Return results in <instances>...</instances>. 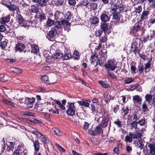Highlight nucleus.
I'll list each match as a JSON object with an SVG mask.
<instances>
[{
	"label": "nucleus",
	"instance_id": "obj_57",
	"mask_svg": "<svg viewBox=\"0 0 155 155\" xmlns=\"http://www.w3.org/2000/svg\"><path fill=\"white\" fill-rule=\"evenodd\" d=\"M103 31L101 29H99L95 32V35L96 37L100 36L103 33Z\"/></svg>",
	"mask_w": 155,
	"mask_h": 155
},
{
	"label": "nucleus",
	"instance_id": "obj_32",
	"mask_svg": "<svg viewBox=\"0 0 155 155\" xmlns=\"http://www.w3.org/2000/svg\"><path fill=\"white\" fill-rule=\"evenodd\" d=\"M39 15L38 17V19L39 21L41 22L42 21L46 19V14L44 13L43 12L39 13Z\"/></svg>",
	"mask_w": 155,
	"mask_h": 155
},
{
	"label": "nucleus",
	"instance_id": "obj_56",
	"mask_svg": "<svg viewBox=\"0 0 155 155\" xmlns=\"http://www.w3.org/2000/svg\"><path fill=\"white\" fill-rule=\"evenodd\" d=\"M55 103L57 104L62 110H65L66 109L65 107L59 101H56Z\"/></svg>",
	"mask_w": 155,
	"mask_h": 155
},
{
	"label": "nucleus",
	"instance_id": "obj_27",
	"mask_svg": "<svg viewBox=\"0 0 155 155\" xmlns=\"http://www.w3.org/2000/svg\"><path fill=\"white\" fill-rule=\"evenodd\" d=\"M121 110L123 111H121V113L123 114L124 116H125L129 113V107L128 106L124 107H122L121 109Z\"/></svg>",
	"mask_w": 155,
	"mask_h": 155
},
{
	"label": "nucleus",
	"instance_id": "obj_13",
	"mask_svg": "<svg viewBox=\"0 0 155 155\" xmlns=\"http://www.w3.org/2000/svg\"><path fill=\"white\" fill-rule=\"evenodd\" d=\"M109 25V24L107 22H101V23L100 28L105 34L106 33V32L108 29Z\"/></svg>",
	"mask_w": 155,
	"mask_h": 155
},
{
	"label": "nucleus",
	"instance_id": "obj_15",
	"mask_svg": "<svg viewBox=\"0 0 155 155\" xmlns=\"http://www.w3.org/2000/svg\"><path fill=\"white\" fill-rule=\"evenodd\" d=\"M10 19V17L9 15L2 17L1 18V24L2 25H5L6 23H8Z\"/></svg>",
	"mask_w": 155,
	"mask_h": 155
},
{
	"label": "nucleus",
	"instance_id": "obj_42",
	"mask_svg": "<svg viewBox=\"0 0 155 155\" xmlns=\"http://www.w3.org/2000/svg\"><path fill=\"white\" fill-rule=\"evenodd\" d=\"M21 113L24 116L28 115L33 117H35V114L27 111H22L21 112Z\"/></svg>",
	"mask_w": 155,
	"mask_h": 155
},
{
	"label": "nucleus",
	"instance_id": "obj_29",
	"mask_svg": "<svg viewBox=\"0 0 155 155\" xmlns=\"http://www.w3.org/2000/svg\"><path fill=\"white\" fill-rule=\"evenodd\" d=\"M144 68L143 64L140 63L138 66V69L137 71L139 74H141L143 73Z\"/></svg>",
	"mask_w": 155,
	"mask_h": 155
},
{
	"label": "nucleus",
	"instance_id": "obj_59",
	"mask_svg": "<svg viewBox=\"0 0 155 155\" xmlns=\"http://www.w3.org/2000/svg\"><path fill=\"white\" fill-rule=\"evenodd\" d=\"M7 75H4L2 77H0V81L5 82L8 81L7 77H8Z\"/></svg>",
	"mask_w": 155,
	"mask_h": 155
},
{
	"label": "nucleus",
	"instance_id": "obj_47",
	"mask_svg": "<svg viewBox=\"0 0 155 155\" xmlns=\"http://www.w3.org/2000/svg\"><path fill=\"white\" fill-rule=\"evenodd\" d=\"M8 143H9V144H7V145L8 146V150H13L14 149V143L12 142H8Z\"/></svg>",
	"mask_w": 155,
	"mask_h": 155
},
{
	"label": "nucleus",
	"instance_id": "obj_54",
	"mask_svg": "<svg viewBox=\"0 0 155 155\" xmlns=\"http://www.w3.org/2000/svg\"><path fill=\"white\" fill-rule=\"evenodd\" d=\"M99 39L100 41L102 43H104L107 40V38L106 36V35L104 33V35L102 37H100Z\"/></svg>",
	"mask_w": 155,
	"mask_h": 155
},
{
	"label": "nucleus",
	"instance_id": "obj_60",
	"mask_svg": "<svg viewBox=\"0 0 155 155\" xmlns=\"http://www.w3.org/2000/svg\"><path fill=\"white\" fill-rule=\"evenodd\" d=\"M91 109L93 113L97 111V110L96 109L95 106L93 104H91Z\"/></svg>",
	"mask_w": 155,
	"mask_h": 155
},
{
	"label": "nucleus",
	"instance_id": "obj_51",
	"mask_svg": "<svg viewBox=\"0 0 155 155\" xmlns=\"http://www.w3.org/2000/svg\"><path fill=\"white\" fill-rule=\"evenodd\" d=\"M114 123L118 127L120 128L122 126L121 121H120L119 119L114 122Z\"/></svg>",
	"mask_w": 155,
	"mask_h": 155
},
{
	"label": "nucleus",
	"instance_id": "obj_39",
	"mask_svg": "<svg viewBox=\"0 0 155 155\" xmlns=\"http://www.w3.org/2000/svg\"><path fill=\"white\" fill-rule=\"evenodd\" d=\"M41 80L45 83L49 84L50 81L48 79V77L47 75H42L41 77Z\"/></svg>",
	"mask_w": 155,
	"mask_h": 155
},
{
	"label": "nucleus",
	"instance_id": "obj_8",
	"mask_svg": "<svg viewBox=\"0 0 155 155\" xmlns=\"http://www.w3.org/2000/svg\"><path fill=\"white\" fill-rule=\"evenodd\" d=\"M100 18L101 22H109L110 20V17L107 14H106L105 12L104 13H101L100 16Z\"/></svg>",
	"mask_w": 155,
	"mask_h": 155
},
{
	"label": "nucleus",
	"instance_id": "obj_58",
	"mask_svg": "<svg viewBox=\"0 0 155 155\" xmlns=\"http://www.w3.org/2000/svg\"><path fill=\"white\" fill-rule=\"evenodd\" d=\"M7 42L6 41H3L1 42L0 43V47H1L2 49L5 48L7 46Z\"/></svg>",
	"mask_w": 155,
	"mask_h": 155
},
{
	"label": "nucleus",
	"instance_id": "obj_38",
	"mask_svg": "<svg viewBox=\"0 0 155 155\" xmlns=\"http://www.w3.org/2000/svg\"><path fill=\"white\" fill-rule=\"evenodd\" d=\"M134 79L131 77L127 78L124 81V83L125 84H128L134 82Z\"/></svg>",
	"mask_w": 155,
	"mask_h": 155
},
{
	"label": "nucleus",
	"instance_id": "obj_46",
	"mask_svg": "<svg viewBox=\"0 0 155 155\" xmlns=\"http://www.w3.org/2000/svg\"><path fill=\"white\" fill-rule=\"evenodd\" d=\"M31 11L33 13H37L38 11V9L36 6L33 5L31 6Z\"/></svg>",
	"mask_w": 155,
	"mask_h": 155
},
{
	"label": "nucleus",
	"instance_id": "obj_11",
	"mask_svg": "<svg viewBox=\"0 0 155 155\" xmlns=\"http://www.w3.org/2000/svg\"><path fill=\"white\" fill-rule=\"evenodd\" d=\"M9 10L11 11H14L15 10L19 11V8L14 4V2L13 1L8 5L7 7Z\"/></svg>",
	"mask_w": 155,
	"mask_h": 155
},
{
	"label": "nucleus",
	"instance_id": "obj_41",
	"mask_svg": "<svg viewBox=\"0 0 155 155\" xmlns=\"http://www.w3.org/2000/svg\"><path fill=\"white\" fill-rule=\"evenodd\" d=\"M142 108L143 112L145 113L149 111V110L145 102H144L142 105Z\"/></svg>",
	"mask_w": 155,
	"mask_h": 155
},
{
	"label": "nucleus",
	"instance_id": "obj_52",
	"mask_svg": "<svg viewBox=\"0 0 155 155\" xmlns=\"http://www.w3.org/2000/svg\"><path fill=\"white\" fill-rule=\"evenodd\" d=\"M117 5L116 4H114L112 7L111 8V11L112 13H117Z\"/></svg>",
	"mask_w": 155,
	"mask_h": 155
},
{
	"label": "nucleus",
	"instance_id": "obj_2",
	"mask_svg": "<svg viewBox=\"0 0 155 155\" xmlns=\"http://www.w3.org/2000/svg\"><path fill=\"white\" fill-rule=\"evenodd\" d=\"M140 44L139 40L137 38H136L134 39L133 43L131 44V51L133 52L135 55H136L137 54H139V53L140 52Z\"/></svg>",
	"mask_w": 155,
	"mask_h": 155
},
{
	"label": "nucleus",
	"instance_id": "obj_6",
	"mask_svg": "<svg viewBox=\"0 0 155 155\" xmlns=\"http://www.w3.org/2000/svg\"><path fill=\"white\" fill-rule=\"evenodd\" d=\"M75 103L68 102V107L66 111L68 115L73 116L75 114L76 108L74 105Z\"/></svg>",
	"mask_w": 155,
	"mask_h": 155
},
{
	"label": "nucleus",
	"instance_id": "obj_7",
	"mask_svg": "<svg viewBox=\"0 0 155 155\" xmlns=\"http://www.w3.org/2000/svg\"><path fill=\"white\" fill-rule=\"evenodd\" d=\"M35 100V98L33 97H32L31 98L26 97L25 98L24 102V104L26 105L28 107L31 108L33 106Z\"/></svg>",
	"mask_w": 155,
	"mask_h": 155
},
{
	"label": "nucleus",
	"instance_id": "obj_53",
	"mask_svg": "<svg viewBox=\"0 0 155 155\" xmlns=\"http://www.w3.org/2000/svg\"><path fill=\"white\" fill-rule=\"evenodd\" d=\"M146 101L149 102L151 101L152 99V96L150 94H147L145 96Z\"/></svg>",
	"mask_w": 155,
	"mask_h": 155
},
{
	"label": "nucleus",
	"instance_id": "obj_4",
	"mask_svg": "<svg viewBox=\"0 0 155 155\" xmlns=\"http://www.w3.org/2000/svg\"><path fill=\"white\" fill-rule=\"evenodd\" d=\"M57 34V30H56L55 28H53L47 33L46 37L49 40L53 41L54 40Z\"/></svg>",
	"mask_w": 155,
	"mask_h": 155
},
{
	"label": "nucleus",
	"instance_id": "obj_62",
	"mask_svg": "<svg viewBox=\"0 0 155 155\" xmlns=\"http://www.w3.org/2000/svg\"><path fill=\"white\" fill-rule=\"evenodd\" d=\"M68 2L70 5L72 6H75L76 4L75 0H68Z\"/></svg>",
	"mask_w": 155,
	"mask_h": 155
},
{
	"label": "nucleus",
	"instance_id": "obj_44",
	"mask_svg": "<svg viewBox=\"0 0 155 155\" xmlns=\"http://www.w3.org/2000/svg\"><path fill=\"white\" fill-rule=\"evenodd\" d=\"M90 8L91 10H96L97 7V3H96L92 2L91 3H90Z\"/></svg>",
	"mask_w": 155,
	"mask_h": 155
},
{
	"label": "nucleus",
	"instance_id": "obj_25",
	"mask_svg": "<svg viewBox=\"0 0 155 155\" xmlns=\"http://www.w3.org/2000/svg\"><path fill=\"white\" fill-rule=\"evenodd\" d=\"M90 60H91V63L92 64H94V63L96 62L98 60V58L96 54H93L91 56Z\"/></svg>",
	"mask_w": 155,
	"mask_h": 155
},
{
	"label": "nucleus",
	"instance_id": "obj_61",
	"mask_svg": "<svg viewBox=\"0 0 155 155\" xmlns=\"http://www.w3.org/2000/svg\"><path fill=\"white\" fill-rule=\"evenodd\" d=\"M73 54L74 56H75L74 57L75 59L78 60L79 58V52L77 50H75L74 51Z\"/></svg>",
	"mask_w": 155,
	"mask_h": 155
},
{
	"label": "nucleus",
	"instance_id": "obj_18",
	"mask_svg": "<svg viewBox=\"0 0 155 155\" xmlns=\"http://www.w3.org/2000/svg\"><path fill=\"white\" fill-rule=\"evenodd\" d=\"M32 1L38 3L41 7L45 6L47 3L46 0H32Z\"/></svg>",
	"mask_w": 155,
	"mask_h": 155
},
{
	"label": "nucleus",
	"instance_id": "obj_48",
	"mask_svg": "<svg viewBox=\"0 0 155 155\" xmlns=\"http://www.w3.org/2000/svg\"><path fill=\"white\" fill-rule=\"evenodd\" d=\"M99 21V20L98 18L96 17H94L92 18L91 22L93 24H98Z\"/></svg>",
	"mask_w": 155,
	"mask_h": 155
},
{
	"label": "nucleus",
	"instance_id": "obj_33",
	"mask_svg": "<svg viewBox=\"0 0 155 155\" xmlns=\"http://www.w3.org/2000/svg\"><path fill=\"white\" fill-rule=\"evenodd\" d=\"M71 57L72 56L71 53H67L64 54H63L62 60L63 61L68 60L71 58Z\"/></svg>",
	"mask_w": 155,
	"mask_h": 155
},
{
	"label": "nucleus",
	"instance_id": "obj_3",
	"mask_svg": "<svg viewBox=\"0 0 155 155\" xmlns=\"http://www.w3.org/2000/svg\"><path fill=\"white\" fill-rule=\"evenodd\" d=\"M117 62L115 60L110 59L105 64L104 66L107 71H114L117 68Z\"/></svg>",
	"mask_w": 155,
	"mask_h": 155
},
{
	"label": "nucleus",
	"instance_id": "obj_23",
	"mask_svg": "<svg viewBox=\"0 0 155 155\" xmlns=\"http://www.w3.org/2000/svg\"><path fill=\"white\" fill-rule=\"evenodd\" d=\"M16 150H17V151L20 153H22L23 152L25 153V147L23 144L21 143L19 145L17 148Z\"/></svg>",
	"mask_w": 155,
	"mask_h": 155
},
{
	"label": "nucleus",
	"instance_id": "obj_24",
	"mask_svg": "<svg viewBox=\"0 0 155 155\" xmlns=\"http://www.w3.org/2000/svg\"><path fill=\"white\" fill-rule=\"evenodd\" d=\"M90 2L88 0H83L79 3L80 6H85L87 8H89Z\"/></svg>",
	"mask_w": 155,
	"mask_h": 155
},
{
	"label": "nucleus",
	"instance_id": "obj_10",
	"mask_svg": "<svg viewBox=\"0 0 155 155\" xmlns=\"http://www.w3.org/2000/svg\"><path fill=\"white\" fill-rule=\"evenodd\" d=\"M110 120V118L108 115L105 117V118L102 120L101 124H99L101 127L104 128L107 126L108 123Z\"/></svg>",
	"mask_w": 155,
	"mask_h": 155
},
{
	"label": "nucleus",
	"instance_id": "obj_21",
	"mask_svg": "<svg viewBox=\"0 0 155 155\" xmlns=\"http://www.w3.org/2000/svg\"><path fill=\"white\" fill-rule=\"evenodd\" d=\"M32 141L33 143L35 150L36 151H38L40 149L39 143L38 140L34 141L32 140Z\"/></svg>",
	"mask_w": 155,
	"mask_h": 155
},
{
	"label": "nucleus",
	"instance_id": "obj_14",
	"mask_svg": "<svg viewBox=\"0 0 155 155\" xmlns=\"http://www.w3.org/2000/svg\"><path fill=\"white\" fill-rule=\"evenodd\" d=\"M148 147L150 149V155H155V143H150Z\"/></svg>",
	"mask_w": 155,
	"mask_h": 155
},
{
	"label": "nucleus",
	"instance_id": "obj_34",
	"mask_svg": "<svg viewBox=\"0 0 155 155\" xmlns=\"http://www.w3.org/2000/svg\"><path fill=\"white\" fill-rule=\"evenodd\" d=\"M98 83L103 87L107 88L110 86V84H108L107 81H99Z\"/></svg>",
	"mask_w": 155,
	"mask_h": 155
},
{
	"label": "nucleus",
	"instance_id": "obj_5",
	"mask_svg": "<svg viewBox=\"0 0 155 155\" xmlns=\"http://www.w3.org/2000/svg\"><path fill=\"white\" fill-rule=\"evenodd\" d=\"M88 132L90 134L92 135L97 136L101 134H103V130L101 128V127L98 124L97 126L94 128V130L91 129L88 130Z\"/></svg>",
	"mask_w": 155,
	"mask_h": 155
},
{
	"label": "nucleus",
	"instance_id": "obj_22",
	"mask_svg": "<svg viewBox=\"0 0 155 155\" xmlns=\"http://www.w3.org/2000/svg\"><path fill=\"white\" fill-rule=\"evenodd\" d=\"M64 20H62L59 21H56L55 22V26L54 28H55V29L56 30L57 28H60L62 27V25L64 24Z\"/></svg>",
	"mask_w": 155,
	"mask_h": 155
},
{
	"label": "nucleus",
	"instance_id": "obj_19",
	"mask_svg": "<svg viewBox=\"0 0 155 155\" xmlns=\"http://www.w3.org/2000/svg\"><path fill=\"white\" fill-rule=\"evenodd\" d=\"M39 134L41 135L40 137L41 140L47 146V147H48V145L50 144V141L48 140H47V138L44 135H43L41 133H39Z\"/></svg>",
	"mask_w": 155,
	"mask_h": 155
},
{
	"label": "nucleus",
	"instance_id": "obj_16",
	"mask_svg": "<svg viewBox=\"0 0 155 155\" xmlns=\"http://www.w3.org/2000/svg\"><path fill=\"white\" fill-rule=\"evenodd\" d=\"M133 99L134 103H137L139 104H141L142 99L141 97H140V96L136 95L134 96Z\"/></svg>",
	"mask_w": 155,
	"mask_h": 155
},
{
	"label": "nucleus",
	"instance_id": "obj_55",
	"mask_svg": "<svg viewBox=\"0 0 155 155\" xmlns=\"http://www.w3.org/2000/svg\"><path fill=\"white\" fill-rule=\"evenodd\" d=\"M72 14L70 11L68 12L66 14V18L68 21L70 20L71 19Z\"/></svg>",
	"mask_w": 155,
	"mask_h": 155
},
{
	"label": "nucleus",
	"instance_id": "obj_28",
	"mask_svg": "<svg viewBox=\"0 0 155 155\" xmlns=\"http://www.w3.org/2000/svg\"><path fill=\"white\" fill-rule=\"evenodd\" d=\"M125 5L121 3L119 5H117V8L118 9V13H123L125 9Z\"/></svg>",
	"mask_w": 155,
	"mask_h": 155
},
{
	"label": "nucleus",
	"instance_id": "obj_31",
	"mask_svg": "<svg viewBox=\"0 0 155 155\" xmlns=\"http://www.w3.org/2000/svg\"><path fill=\"white\" fill-rule=\"evenodd\" d=\"M138 124V121H137V120H134L130 123V128L131 129H137V130H138L139 128H137Z\"/></svg>",
	"mask_w": 155,
	"mask_h": 155
},
{
	"label": "nucleus",
	"instance_id": "obj_50",
	"mask_svg": "<svg viewBox=\"0 0 155 155\" xmlns=\"http://www.w3.org/2000/svg\"><path fill=\"white\" fill-rule=\"evenodd\" d=\"M54 2L57 6H61L64 4V0H55Z\"/></svg>",
	"mask_w": 155,
	"mask_h": 155
},
{
	"label": "nucleus",
	"instance_id": "obj_49",
	"mask_svg": "<svg viewBox=\"0 0 155 155\" xmlns=\"http://www.w3.org/2000/svg\"><path fill=\"white\" fill-rule=\"evenodd\" d=\"M113 19L117 21H119L120 20V17L118 15V12L113 13Z\"/></svg>",
	"mask_w": 155,
	"mask_h": 155
},
{
	"label": "nucleus",
	"instance_id": "obj_20",
	"mask_svg": "<svg viewBox=\"0 0 155 155\" xmlns=\"http://www.w3.org/2000/svg\"><path fill=\"white\" fill-rule=\"evenodd\" d=\"M149 14V12L148 11H143L140 18V21H143L144 19H146Z\"/></svg>",
	"mask_w": 155,
	"mask_h": 155
},
{
	"label": "nucleus",
	"instance_id": "obj_45",
	"mask_svg": "<svg viewBox=\"0 0 155 155\" xmlns=\"http://www.w3.org/2000/svg\"><path fill=\"white\" fill-rule=\"evenodd\" d=\"M13 1V0H1V2L3 5L7 7L9 5L10 3Z\"/></svg>",
	"mask_w": 155,
	"mask_h": 155
},
{
	"label": "nucleus",
	"instance_id": "obj_63",
	"mask_svg": "<svg viewBox=\"0 0 155 155\" xmlns=\"http://www.w3.org/2000/svg\"><path fill=\"white\" fill-rule=\"evenodd\" d=\"M139 86V84H137L134 85H132L130 86V90L133 91L138 88Z\"/></svg>",
	"mask_w": 155,
	"mask_h": 155
},
{
	"label": "nucleus",
	"instance_id": "obj_26",
	"mask_svg": "<svg viewBox=\"0 0 155 155\" xmlns=\"http://www.w3.org/2000/svg\"><path fill=\"white\" fill-rule=\"evenodd\" d=\"M25 47V45L21 43H18L16 46L17 50L20 52H21Z\"/></svg>",
	"mask_w": 155,
	"mask_h": 155
},
{
	"label": "nucleus",
	"instance_id": "obj_35",
	"mask_svg": "<svg viewBox=\"0 0 155 155\" xmlns=\"http://www.w3.org/2000/svg\"><path fill=\"white\" fill-rule=\"evenodd\" d=\"M63 56V53H61L59 52H55V54H54V59H61L62 60Z\"/></svg>",
	"mask_w": 155,
	"mask_h": 155
},
{
	"label": "nucleus",
	"instance_id": "obj_30",
	"mask_svg": "<svg viewBox=\"0 0 155 155\" xmlns=\"http://www.w3.org/2000/svg\"><path fill=\"white\" fill-rule=\"evenodd\" d=\"M52 16L53 17V15H50L48 18V20L46 22L47 25L49 27L52 26L54 24L55 22L53 20H52L50 18Z\"/></svg>",
	"mask_w": 155,
	"mask_h": 155
},
{
	"label": "nucleus",
	"instance_id": "obj_40",
	"mask_svg": "<svg viewBox=\"0 0 155 155\" xmlns=\"http://www.w3.org/2000/svg\"><path fill=\"white\" fill-rule=\"evenodd\" d=\"M105 58H101L99 59L98 58V60L97 61V63L100 66H102L104 64L105 62Z\"/></svg>",
	"mask_w": 155,
	"mask_h": 155
},
{
	"label": "nucleus",
	"instance_id": "obj_17",
	"mask_svg": "<svg viewBox=\"0 0 155 155\" xmlns=\"http://www.w3.org/2000/svg\"><path fill=\"white\" fill-rule=\"evenodd\" d=\"M31 52L32 53L38 54L39 52V49L38 46L35 44L31 45Z\"/></svg>",
	"mask_w": 155,
	"mask_h": 155
},
{
	"label": "nucleus",
	"instance_id": "obj_9",
	"mask_svg": "<svg viewBox=\"0 0 155 155\" xmlns=\"http://www.w3.org/2000/svg\"><path fill=\"white\" fill-rule=\"evenodd\" d=\"M17 19L19 24L21 25V26L25 28H27V25L25 24V21L22 16L20 14L18 15L17 16Z\"/></svg>",
	"mask_w": 155,
	"mask_h": 155
},
{
	"label": "nucleus",
	"instance_id": "obj_37",
	"mask_svg": "<svg viewBox=\"0 0 155 155\" xmlns=\"http://www.w3.org/2000/svg\"><path fill=\"white\" fill-rule=\"evenodd\" d=\"M79 104L81 106H84L86 107H89V104L86 101V100L84 101H77Z\"/></svg>",
	"mask_w": 155,
	"mask_h": 155
},
{
	"label": "nucleus",
	"instance_id": "obj_64",
	"mask_svg": "<svg viewBox=\"0 0 155 155\" xmlns=\"http://www.w3.org/2000/svg\"><path fill=\"white\" fill-rule=\"evenodd\" d=\"M113 108L114 112L116 114L119 109V106L116 105L115 107H113Z\"/></svg>",
	"mask_w": 155,
	"mask_h": 155
},
{
	"label": "nucleus",
	"instance_id": "obj_43",
	"mask_svg": "<svg viewBox=\"0 0 155 155\" xmlns=\"http://www.w3.org/2000/svg\"><path fill=\"white\" fill-rule=\"evenodd\" d=\"M138 124L141 126H143L145 124H147V121H146L144 117L143 118L138 121Z\"/></svg>",
	"mask_w": 155,
	"mask_h": 155
},
{
	"label": "nucleus",
	"instance_id": "obj_36",
	"mask_svg": "<svg viewBox=\"0 0 155 155\" xmlns=\"http://www.w3.org/2000/svg\"><path fill=\"white\" fill-rule=\"evenodd\" d=\"M2 101L4 104L10 105L13 107H15V104L13 102L7 100L5 98L3 99L2 100Z\"/></svg>",
	"mask_w": 155,
	"mask_h": 155
},
{
	"label": "nucleus",
	"instance_id": "obj_12",
	"mask_svg": "<svg viewBox=\"0 0 155 155\" xmlns=\"http://www.w3.org/2000/svg\"><path fill=\"white\" fill-rule=\"evenodd\" d=\"M152 60V58L151 56V58L149 59L148 62L145 64L144 70L146 73L150 71V69L151 68V61Z\"/></svg>",
	"mask_w": 155,
	"mask_h": 155
},
{
	"label": "nucleus",
	"instance_id": "obj_1",
	"mask_svg": "<svg viewBox=\"0 0 155 155\" xmlns=\"http://www.w3.org/2000/svg\"><path fill=\"white\" fill-rule=\"evenodd\" d=\"M140 31L141 32V35L144 33L143 28L141 27V24L137 22L130 28V33L135 36H137L139 35L138 32Z\"/></svg>",
	"mask_w": 155,
	"mask_h": 155
}]
</instances>
